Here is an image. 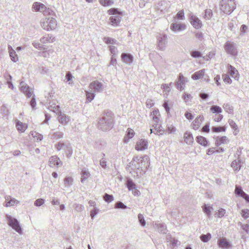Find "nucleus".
Here are the masks:
<instances>
[{"label":"nucleus","instance_id":"3","mask_svg":"<svg viewBox=\"0 0 249 249\" xmlns=\"http://www.w3.org/2000/svg\"><path fill=\"white\" fill-rule=\"evenodd\" d=\"M234 0H221L220 1V10L226 14H231L236 8Z\"/></svg>","mask_w":249,"mask_h":249},{"label":"nucleus","instance_id":"59","mask_svg":"<svg viewBox=\"0 0 249 249\" xmlns=\"http://www.w3.org/2000/svg\"><path fill=\"white\" fill-rule=\"evenodd\" d=\"M167 130L169 134L174 133L176 131V128L175 127L173 126L172 125H167Z\"/></svg>","mask_w":249,"mask_h":249},{"label":"nucleus","instance_id":"24","mask_svg":"<svg viewBox=\"0 0 249 249\" xmlns=\"http://www.w3.org/2000/svg\"><path fill=\"white\" fill-rule=\"evenodd\" d=\"M205 72V69H202L197 71H196L192 75V78L195 80L202 79L204 76Z\"/></svg>","mask_w":249,"mask_h":249},{"label":"nucleus","instance_id":"57","mask_svg":"<svg viewBox=\"0 0 249 249\" xmlns=\"http://www.w3.org/2000/svg\"><path fill=\"white\" fill-rule=\"evenodd\" d=\"M30 105L31 106L33 110L36 109V99L35 98V96L34 95H33V96L32 97V98L31 99V100L30 102Z\"/></svg>","mask_w":249,"mask_h":249},{"label":"nucleus","instance_id":"60","mask_svg":"<svg viewBox=\"0 0 249 249\" xmlns=\"http://www.w3.org/2000/svg\"><path fill=\"white\" fill-rule=\"evenodd\" d=\"M225 213L226 210L224 209L221 208L220 210H219L218 212L216 213L215 214L216 216H217L218 217H222L224 215Z\"/></svg>","mask_w":249,"mask_h":249},{"label":"nucleus","instance_id":"9","mask_svg":"<svg viewBox=\"0 0 249 249\" xmlns=\"http://www.w3.org/2000/svg\"><path fill=\"white\" fill-rule=\"evenodd\" d=\"M189 21L191 25L196 29H198L202 27L201 21L196 16L191 13L189 17Z\"/></svg>","mask_w":249,"mask_h":249},{"label":"nucleus","instance_id":"44","mask_svg":"<svg viewBox=\"0 0 249 249\" xmlns=\"http://www.w3.org/2000/svg\"><path fill=\"white\" fill-rule=\"evenodd\" d=\"M191 56L195 58H198L201 57V53L197 50H193L190 52Z\"/></svg>","mask_w":249,"mask_h":249},{"label":"nucleus","instance_id":"47","mask_svg":"<svg viewBox=\"0 0 249 249\" xmlns=\"http://www.w3.org/2000/svg\"><path fill=\"white\" fill-rule=\"evenodd\" d=\"M200 238L203 242H207L210 240L211 234L210 233H208L206 234H202Z\"/></svg>","mask_w":249,"mask_h":249},{"label":"nucleus","instance_id":"25","mask_svg":"<svg viewBox=\"0 0 249 249\" xmlns=\"http://www.w3.org/2000/svg\"><path fill=\"white\" fill-rule=\"evenodd\" d=\"M32 8L36 12H43L46 9V7L40 2H36L33 3Z\"/></svg>","mask_w":249,"mask_h":249},{"label":"nucleus","instance_id":"20","mask_svg":"<svg viewBox=\"0 0 249 249\" xmlns=\"http://www.w3.org/2000/svg\"><path fill=\"white\" fill-rule=\"evenodd\" d=\"M204 120L203 116L199 115L197 117L192 123V127L195 130H197L199 127Z\"/></svg>","mask_w":249,"mask_h":249},{"label":"nucleus","instance_id":"41","mask_svg":"<svg viewBox=\"0 0 249 249\" xmlns=\"http://www.w3.org/2000/svg\"><path fill=\"white\" fill-rule=\"evenodd\" d=\"M213 12L212 10L210 9H207L205 11V15L204 16V18L206 20L210 19L213 16Z\"/></svg>","mask_w":249,"mask_h":249},{"label":"nucleus","instance_id":"45","mask_svg":"<svg viewBox=\"0 0 249 249\" xmlns=\"http://www.w3.org/2000/svg\"><path fill=\"white\" fill-rule=\"evenodd\" d=\"M234 193L237 196L241 197H242V196H243V194L245 193L243 191L242 187L237 185L235 187Z\"/></svg>","mask_w":249,"mask_h":249},{"label":"nucleus","instance_id":"31","mask_svg":"<svg viewBox=\"0 0 249 249\" xmlns=\"http://www.w3.org/2000/svg\"><path fill=\"white\" fill-rule=\"evenodd\" d=\"M16 127L19 132L22 133L26 130L28 126L26 124H23L20 121H18L16 123Z\"/></svg>","mask_w":249,"mask_h":249},{"label":"nucleus","instance_id":"34","mask_svg":"<svg viewBox=\"0 0 249 249\" xmlns=\"http://www.w3.org/2000/svg\"><path fill=\"white\" fill-rule=\"evenodd\" d=\"M126 185L129 191H133L136 188V184L131 178H127Z\"/></svg>","mask_w":249,"mask_h":249},{"label":"nucleus","instance_id":"26","mask_svg":"<svg viewBox=\"0 0 249 249\" xmlns=\"http://www.w3.org/2000/svg\"><path fill=\"white\" fill-rule=\"evenodd\" d=\"M8 49L9 51L11 59L14 62H17L18 59L15 51L12 48V46L10 45H8Z\"/></svg>","mask_w":249,"mask_h":249},{"label":"nucleus","instance_id":"27","mask_svg":"<svg viewBox=\"0 0 249 249\" xmlns=\"http://www.w3.org/2000/svg\"><path fill=\"white\" fill-rule=\"evenodd\" d=\"M228 72L232 77L234 78H236L238 77V71L236 70V69L234 67H233L231 65H228Z\"/></svg>","mask_w":249,"mask_h":249},{"label":"nucleus","instance_id":"55","mask_svg":"<svg viewBox=\"0 0 249 249\" xmlns=\"http://www.w3.org/2000/svg\"><path fill=\"white\" fill-rule=\"evenodd\" d=\"M241 214L245 219H247L249 217V210L247 209L242 210Z\"/></svg>","mask_w":249,"mask_h":249},{"label":"nucleus","instance_id":"16","mask_svg":"<svg viewBox=\"0 0 249 249\" xmlns=\"http://www.w3.org/2000/svg\"><path fill=\"white\" fill-rule=\"evenodd\" d=\"M122 61L127 65H131L133 61V56L130 53H123L121 56Z\"/></svg>","mask_w":249,"mask_h":249},{"label":"nucleus","instance_id":"49","mask_svg":"<svg viewBox=\"0 0 249 249\" xmlns=\"http://www.w3.org/2000/svg\"><path fill=\"white\" fill-rule=\"evenodd\" d=\"M238 225L240 226L242 229L247 233H249V225L248 224H243L241 222L238 223Z\"/></svg>","mask_w":249,"mask_h":249},{"label":"nucleus","instance_id":"1","mask_svg":"<svg viewBox=\"0 0 249 249\" xmlns=\"http://www.w3.org/2000/svg\"><path fill=\"white\" fill-rule=\"evenodd\" d=\"M114 115L111 111H105L98 123V127L102 131L110 130L114 124Z\"/></svg>","mask_w":249,"mask_h":249},{"label":"nucleus","instance_id":"63","mask_svg":"<svg viewBox=\"0 0 249 249\" xmlns=\"http://www.w3.org/2000/svg\"><path fill=\"white\" fill-rule=\"evenodd\" d=\"M223 78L224 82L227 84L231 83L232 81L228 74H225L223 75Z\"/></svg>","mask_w":249,"mask_h":249},{"label":"nucleus","instance_id":"21","mask_svg":"<svg viewBox=\"0 0 249 249\" xmlns=\"http://www.w3.org/2000/svg\"><path fill=\"white\" fill-rule=\"evenodd\" d=\"M218 246L223 249H228L231 247V245L226 238H223L218 240Z\"/></svg>","mask_w":249,"mask_h":249},{"label":"nucleus","instance_id":"10","mask_svg":"<svg viewBox=\"0 0 249 249\" xmlns=\"http://www.w3.org/2000/svg\"><path fill=\"white\" fill-rule=\"evenodd\" d=\"M20 90L23 92L27 98L31 97L32 94H33V91L32 89L29 87V86H27L26 84L23 82L21 81L20 83Z\"/></svg>","mask_w":249,"mask_h":249},{"label":"nucleus","instance_id":"50","mask_svg":"<svg viewBox=\"0 0 249 249\" xmlns=\"http://www.w3.org/2000/svg\"><path fill=\"white\" fill-rule=\"evenodd\" d=\"M65 149H66L65 153L67 155V157L68 158H70L72 154V150L71 147L70 145H68L67 146H66V148Z\"/></svg>","mask_w":249,"mask_h":249},{"label":"nucleus","instance_id":"43","mask_svg":"<svg viewBox=\"0 0 249 249\" xmlns=\"http://www.w3.org/2000/svg\"><path fill=\"white\" fill-rule=\"evenodd\" d=\"M63 133L60 131H57L54 132L52 135V137L53 139L57 140L63 138Z\"/></svg>","mask_w":249,"mask_h":249},{"label":"nucleus","instance_id":"33","mask_svg":"<svg viewBox=\"0 0 249 249\" xmlns=\"http://www.w3.org/2000/svg\"><path fill=\"white\" fill-rule=\"evenodd\" d=\"M54 40V37H52L51 35L48 34L41 37L40 40L42 43H47L48 42H53Z\"/></svg>","mask_w":249,"mask_h":249},{"label":"nucleus","instance_id":"51","mask_svg":"<svg viewBox=\"0 0 249 249\" xmlns=\"http://www.w3.org/2000/svg\"><path fill=\"white\" fill-rule=\"evenodd\" d=\"M115 208L116 209H125L127 208V206L122 202L118 201L115 204Z\"/></svg>","mask_w":249,"mask_h":249},{"label":"nucleus","instance_id":"2","mask_svg":"<svg viewBox=\"0 0 249 249\" xmlns=\"http://www.w3.org/2000/svg\"><path fill=\"white\" fill-rule=\"evenodd\" d=\"M149 160L148 156H144L143 157H135L130 163V166L133 170L141 169L143 173L146 172L149 166Z\"/></svg>","mask_w":249,"mask_h":249},{"label":"nucleus","instance_id":"46","mask_svg":"<svg viewBox=\"0 0 249 249\" xmlns=\"http://www.w3.org/2000/svg\"><path fill=\"white\" fill-rule=\"evenodd\" d=\"M95 96V93L90 91H86V97L87 102H91L94 98Z\"/></svg>","mask_w":249,"mask_h":249},{"label":"nucleus","instance_id":"39","mask_svg":"<svg viewBox=\"0 0 249 249\" xmlns=\"http://www.w3.org/2000/svg\"><path fill=\"white\" fill-rule=\"evenodd\" d=\"M99 3L103 6H109L113 4V0H99Z\"/></svg>","mask_w":249,"mask_h":249},{"label":"nucleus","instance_id":"29","mask_svg":"<svg viewBox=\"0 0 249 249\" xmlns=\"http://www.w3.org/2000/svg\"><path fill=\"white\" fill-rule=\"evenodd\" d=\"M184 138L185 142L188 144H191L194 142V138L191 133L186 132L184 134Z\"/></svg>","mask_w":249,"mask_h":249},{"label":"nucleus","instance_id":"5","mask_svg":"<svg viewBox=\"0 0 249 249\" xmlns=\"http://www.w3.org/2000/svg\"><path fill=\"white\" fill-rule=\"evenodd\" d=\"M225 52L232 56H236L238 55L237 45L236 43L227 41L224 45Z\"/></svg>","mask_w":249,"mask_h":249},{"label":"nucleus","instance_id":"37","mask_svg":"<svg viewBox=\"0 0 249 249\" xmlns=\"http://www.w3.org/2000/svg\"><path fill=\"white\" fill-rule=\"evenodd\" d=\"M103 40L107 44H118V42L116 39L108 37H105Z\"/></svg>","mask_w":249,"mask_h":249},{"label":"nucleus","instance_id":"18","mask_svg":"<svg viewBox=\"0 0 249 249\" xmlns=\"http://www.w3.org/2000/svg\"><path fill=\"white\" fill-rule=\"evenodd\" d=\"M153 226L155 230H157L159 232L163 234H166L167 233V228L164 223L155 222L153 224Z\"/></svg>","mask_w":249,"mask_h":249},{"label":"nucleus","instance_id":"52","mask_svg":"<svg viewBox=\"0 0 249 249\" xmlns=\"http://www.w3.org/2000/svg\"><path fill=\"white\" fill-rule=\"evenodd\" d=\"M138 220L141 225L144 227L145 226L146 222L145 221L143 215L142 214L139 213L138 215Z\"/></svg>","mask_w":249,"mask_h":249},{"label":"nucleus","instance_id":"11","mask_svg":"<svg viewBox=\"0 0 249 249\" xmlns=\"http://www.w3.org/2000/svg\"><path fill=\"white\" fill-rule=\"evenodd\" d=\"M103 84L98 81H93L89 85V89L95 92H102L103 90Z\"/></svg>","mask_w":249,"mask_h":249},{"label":"nucleus","instance_id":"13","mask_svg":"<svg viewBox=\"0 0 249 249\" xmlns=\"http://www.w3.org/2000/svg\"><path fill=\"white\" fill-rule=\"evenodd\" d=\"M170 29L175 33L184 31L186 29V26L185 24L178 23L174 22L170 25Z\"/></svg>","mask_w":249,"mask_h":249},{"label":"nucleus","instance_id":"42","mask_svg":"<svg viewBox=\"0 0 249 249\" xmlns=\"http://www.w3.org/2000/svg\"><path fill=\"white\" fill-rule=\"evenodd\" d=\"M73 178L71 177H67L64 179V184L66 187H70L72 185Z\"/></svg>","mask_w":249,"mask_h":249},{"label":"nucleus","instance_id":"15","mask_svg":"<svg viewBox=\"0 0 249 249\" xmlns=\"http://www.w3.org/2000/svg\"><path fill=\"white\" fill-rule=\"evenodd\" d=\"M62 165V162L60 159L56 156H52L49 161V165L51 167H53L55 166L57 167Z\"/></svg>","mask_w":249,"mask_h":249},{"label":"nucleus","instance_id":"8","mask_svg":"<svg viewBox=\"0 0 249 249\" xmlns=\"http://www.w3.org/2000/svg\"><path fill=\"white\" fill-rule=\"evenodd\" d=\"M168 44V37L166 34H161L158 37V46L161 51L165 50Z\"/></svg>","mask_w":249,"mask_h":249},{"label":"nucleus","instance_id":"56","mask_svg":"<svg viewBox=\"0 0 249 249\" xmlns=\"http://www.w3.org/2000/svg\"><path fill=\"white\" fill-rule=\"evenodd\" d=\"M161 89H163V91L166 93H169L170 91V87L168 84H163L161 86Z\"/></svg>","mask_w":249,"mask_h":249},{"label":"nucleus","instance_id":"54","mask_svg":"<svg viewBox=\"0 0 249 249\" xmlns=\"http://www.w3.org/2000/svg\"><path fill=\"white\" fill-rule=\"evenodd\" d=\"M176 18H178L181 20H183L185 19L184 13L183 10H180L177 13L175 18V20Z\"/></svg>","mask_w":249,"mask_h":249},{"label":"nucleus","instance_id":"17","mask_svg":"<svg viewBox=\"0 0 249 249\" xmlns=\"http://www.w3.org/2000/svg\"><path fill=\"white\" fill-rule=\"evenodd\" d=\"M19 203V201L16 199L10 196H5L4 206L8 207L16 205Z\"/></svg>","mask_w":249,"mask_h":249},{"label":"nucleus","instance_id":"58","mask_svg":"<svg viewBox=\"0 0 249 249\" xmlns=\"http://www.w3.org/2000/svg\"><path fill=\"white\" fill-rule=\"evenodd\" d=\"M73 208L77 212H81L84 210V206L79 204H74Z\"/></svg>","mask_w":249,"mask_h":249},{"label":"nucleus","instance_id":"61","mask_svg":"<svg viewBox=\"0 0 249 249\" xmlns=\"http://www.w3.org/2000/svg\"><path fill=\"white\" fill-rule=\"evenodd\" d=\"M164 129L163 127L160 125L158 126V129L156 130V132H154L155 134L162 135L164 133Z\"/></svg>","mask_w":249,"mask_h":249},{"label":"nucleus","instance_id":"23","mask_svg":"<svg viewBox=\"0 0 249 249\" xmlns=\"http://www.w3.org/2000/svg\"><path fill=\"white\" fill-rule=\"evenodd\" d=\"M81 182L84 183L90 177V174L88 169L84 168L81 171Z\"/></svg>","mask_w":249,"mask_h":249},{"label":"nucleus","instance_id":"12","mask_svg":"<svg viewBox=\"0 0 249 249\" xmlns=\"http://www.w3.org/2000/svg\"><path fill=\"white\" fill-rule=\"evenodd\" d=\"M186 78L184 77L182 73H179L178 81L176 82V85L177 88L180 90H182L184 89L185 82H187Z\"/></svg>","mask_w":249,"mask_h":249},{"label":"nucleus","instance_id":"19","mask_svg":"<svg viewBox=\"0 0 249 249\" xmlns=\"http://www.w3.org/2000/svg\"><path fill=\"white\" fill-rule=\"evenodd\" d=\"M48 108L49 110L53 111L57 114L59 115L61 113L59 106L58 105H56L55 102H51L49 101Z\"/></svg>","mask_w":249,"mask_h":249},{"label":"nucleus","instance_id":"36","mask_svg":"<svg viewBox=\"0 0 249 249\" xmlns=\"http://www.w3.org/2000/svg\"><path fill=\"white\" fill-rule=\"evenodd\" d=\"M202 209L203 212L207 214L208 217H210L211 215V211L213 209L212 207L208 206L206 204H204L202 206Z\"/></svg>","mask_w":249,"mask_h":249},{"label":"nucleus","instance_id":"53","mask_svg":"<svg viewBox=\"0 0 249 249\" xmlns=\"http://www.w3.org/2000/svg\"><path fill=\"white\" fill-rule=\"evenodd\" d=\"M67 144H65L64 142H58L55 145V147L58 151H60L62 149H65L66 146H67Z\"/></svg>","mask_w":249,"mask_h":249},{"label":"nucleus","instance_id":"30","mask_svg":"<svg viewBox=\"0 0 249 249\" xmlns=\"http://www.w3.org/2000/svg\"><path fill=\"white\" fill-rule=\"evenodd\" d=\"M135 133L133 129L131 128H128L126 131V136L124 139V142L125 143L128 142L129 140L131 139L134 136Z\"/></svg>","mask_w":249,"mask_h":249},{"label":"nucleus","instance_id":"35","mask_svg":"<svg viewBox=\"0 0 249 249\" xmlns=\"http://www.w3.org/2000/svg\"><path fill=\"white\" fill-rule=\"evenodd\" d=\"M196 142L200 144L203 146H207L208 142L206 140V139L201 136H197L196 138Z\"/></svg>","mask_w":249,"mask_h":249},{"label":"nucleus","instance_id":"48","mask_svg":"<svg viewBox=\"0 0 249 249\" xmlns=\"http://www.w3.org/2000/svg\"><path fill=\"white\" fill-rule=\"evenodd\" d=\"M212 129L214 132H224L226 131V127L225 126H213Z\"/></svg>","mask_w":249,"mask_h":249},{"label":"nucleus","instance_id":"28","mask_svg":"<svg viewBox=\"0 0 249 249\" xmlns=\"http://www.w3.org/2000/svg\"><path fill=\"white\" fill-rule=\"evenodd\" d=\"M231 166L235 171H239L241 167V160L240 159L233 160L231 162Z\"/></svg>","mask_w":249,"mask_h":249},{"label":"nucleus","instance_id":"38","mask_svg":"<svg viewBox=\"0 0 249 249\" xmlns=\"http://www.w3.org/2000/svg\"><path fill=\"white\" fill-rule=\"evenodd\" d=\"M210 109L213 113L219 114L222 112V108L216 105L212 106Z\"/></svg>","mask_w":249,"mask_h":249},{"label":"nucleus","instance_id":"6","mask_svg":"<svg viewBox=\"0 0 249 249\" xmlns=\"http://www.w3.org/2000/svg\"><path fill=\"white\" fill-rule=\"evenodd\" d=\"M6 218L8 221V225L12 228L18 233L21 234L22 233V229L20 225L19 221L12 216L7 214Z\"/></svg>","mask_w":249,"mask_h":249},{"label":"nucleus","instance_id":"22","mask_svg":"<svg viewBox=\"0 0 249 249\" xmlns=\"http://www.w3.org/2000/svg\"><path fill=\"white\" fill-rule=\"evenodd\" d=\"M58 120L60 123L63 125H66L70 121V118L64 113L62 112L59 114Z\"/></svg>","mask_w":249,"mask_h":249},{"label":"nucleus","instance_id":"62","mask_svg":"<svg viewBox=\"0 0 249 249\" xmlns=\"http://www.w3.org/2000/svg\"><path fill=\"white\" fill-rule=\"evenodd\" d=\"M44 200L42 198H38L35 201V205L37 207L41 206L44 203Z\"/></svg>","mask_w":249,"mask_h":249},{"label":"nucleus","instance_id":"64","mask_svg":"<svg viewBox=\"0 0 249 249\" xmlns=\"http://www.w3.org/2000/svg\"><path fill=\"white\" fill-rule=\"evenodd\" d=\"M109 48L110 53L112 54V56H116L117 48L114 46H109Z\"/></svg>","mask_w":249,"mask_h":249},{"label":"nucleus","instance_id":"32","mask_svg":"<svg viewBox=\"0 0 249 249\" xmlns=\"http://www.w3.org/2000/svg\"><path fill=\"white\" fill-rule=\"evenodd\" d=\"M229 141L228 138L226 136L217 137L215 141V144L217 146H219L222 144L227 143Z\"/></svg>","mask_w":249,"mask_h":249},{"label":"nucleus","instance_id":"7","mask_svg":"<svg viewBox=\"0 0 249 249\" xmlns=\"http://www.w3.org/2000/svg\"><path fill=\"white\" fill-rule=\"evenodd\" d=\"M40 24L42 28L47 31L54 30L57 25L55 19L53 18H43L41 20Z\"/></svg>","mask_w":249,"mask_h":249},{"label":"nucleus","instance_id":"14","mask_svg":"<svg viewBox=\"0 0 249 249\" xmlns=\"http://www.w3.org/2000/svg\"><path fill=\"white\" fill-rule=\"evenodd\" d=\"M148 142L146 140L142 139L138 141L135 146L137 151H142L148 148Z\"/></svg>","mask_w":249,"mask_h":249},{"label":"nucleus","instance_id":"40","mask_svg":"<svg viewBox=\"0 0 249 249\" xmlns=\"http://www.w3.org/2000/svg\"><path fill=\"white\" fill-rule=\"evenodd\" d=\"M104 200L107 203H110L114 200V197L112 195L106 193L103 196Z\"/></svg>","mask_w":249,"mask_h":249},{"label":"nucleus","instance_id":"4","mask_svg":"<svg viewBox=\"0 0 249 249\" xmlns=\"http://www.w3.org/2000/svg\"><path fill=\"white\" fill-rule=\"evenodd\" d=\"M107 13L109 15H112L110 18V22L111 25L117 26L120 24L121 20V17L119 15V12L117 8H113L108 10Z\"/></svg>","mask_w":249,"mask_h":249}]
</instances>
